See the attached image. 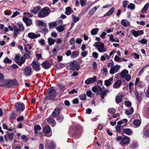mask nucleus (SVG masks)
<instances>
[{"mask_svg": "<svg viewBox=\"0 0 149 149\" xmlns=\"http://www.w3.org/2000/svg\"><path fill=\"white\" fill-rule=\"evenodd\" d=\"M48 122L50 123L56 124L55 120L52 118L49 117L47 119Z\"/></svg>", "mask_w": 149, "mask_h": 149, "instance_id": "obj_41", "label": "nucleus"}, {"mask_svg": "<svg viewBox=\"0 0 149 149\" xmlns=\"http://www.w3.org/2000/svg\"><path fill=\"white\" fill-rule=\"evenodd\" d=\"M57 24L56 22H52L49 23L50 29H51L54 27H56L57 25Z\"/></svg>", "mask_w": 149, "mask_h": 149, "instance_id": "obj_38", "label": "nucleus"}, {"mask_svg": "<svg viewBox=\"0 0 149 149\" xmlns=\"http://www.w3.org/2000/svg\"><path fill=\"white\" fill-rule=\"evenodd\" d=\"M3 62L5 63H10L12 62V61L8 57H6L4 59Z\"/></svg>", "mask_w": 149, "mask_h": 149, "instance_id": "obj_42", "label": "nucleus"}, {"mask_svg": "<svg viewBox=\"0 0 149 149\" xmlns=\"http://www.w3.org/2000/svg\"><path fill=\"white\" fill-rule=\"evenodd\" d=\"M134 111V109L132 107L129 109L126 110L125 111V113L126 114L128 115H131Z\"/></svg>", "mask_w": 149, "mask_h": 149, "instance_id": "obj_34", "label": "nucleus"}, {"mask_svg": "<svg viewBox=\"0 0 149 149\" xmlns=\"http://www.w3.org/2000/svg\"><path fill=\"white\" fill-rule=\"evenodd\" d=\"M131 32L133 36L136 37H137L144 34V31L143 30L136 31L133 29L131 31Z\"/></svg>", "mask_w": 149, "mask_h": 149, "instance_id": "obj_9", "label": "nucleus"}, {"mask_svg": "<svg viewBox=\"0 0 149 149\" xmlns=\"http://www.w3.org/2000/svg\"><path fill=\"white\" fill-rule=\"evenodd\" d=\"M37 25L38 26L41 25L44 26H46L45 24L42 21H38L37 22Z\"/></svg>", "mask_w": 149, "mask_h": 149, "instance_id": "obj_46", "label": "nucleus"}, {"mask_svg": "<svg viewBox=\"0 0 149 149\" xmlns=\"http://www.w3.org/2000/svg\"><path fill=\"white\" fill-rule=\"evenodd\" d=\"M143 135L146 137H149V130H145L143 132Z\"/></svg>", "mask_w": 149, "mask_h": 149, "instance_id": "obj_53", "label": "nucleus"}, {"mask_svg": "<svg viewBox=\"0 0 149 149\" xmlns=\"http://www.w3.org/2000/svg\"><path fill=\"white\" fill-rule=\"evenodd\" d=\"M26 59L23 56L20 57V55L17 54L15 55L14 61L19 66H21L25 61Z\"/></svg>", "mask_w": 149, "mask_h": 149, "instance_id": "obj_5", "label": "nucleus"}, {"mask_svg": "<svg viewBox=\"0 0 149 149\" xmlns=\"http://www.w3.org/2000/svg\"><path fill=\"white\" fill-rule=\"evenodd\" d=\"M113 80V78L111 77L109 79L105 80L104 81V85L107 86H109L111 85Z\"/></svg>", "mask_w": 149, "mask_h": 149, "instance_id": "obj_21", "label": "nucleus"}, {"mask_svg": "<svg viewBox=\"0 0 149 149\" xmlns=\"http://www.w3.org/2000/svg\"><path fill=\"white\" fill-rule=\"evenodd\" d=\"M15 108L16 110L19 112L23 111L25 109V106L23 103L18 102L15 105Z\"/></svg>", "mask_w": 149, "mask_h": 149, "instance_id": "obj_6", "label": "nucleus"}, {"mask_svg": "<svg viewBox=\"0 0 149 149\" xmlns=\"http://www.w3.org/2000/svg\"><path fill=\"white\" fill-rule=\"evenodd\" d=\"M121 24L124 26L127 27L129 26L130 24V22L127 20L123 19L121 21Z\"/></svg>", "mask_w": 149, "mask_h": 149, "instance_id": "obj_22", "label": "nucleus"}, {"mask_svg": "<svg viewBox=\"0 0 149 149\" xmlns=\"http://www.w3.org/2000/svg\"><path fill=\"white\" fill-rule=\"evenodd\" d=\"M114 11V8L113 7H112L107 13L104 15V17H106L111 15L113 13Z\"/></svg>", "mask_w": 149, "mask_h": 149, "instance_id": "obj_29", "label": "nucleus"}, {"mask_svg": "<svg viewBox=\"0 0 149 149\" xmlns=\"http://www.w3.org/2000/svg\"><path fill=\"white\" fill-rule=\"evenodd\" d=\"M86 1L80 0V2L81 7H83L86 4Z\"/></svg>", "mask_w": 149, "mask_h": 149, "instance_id": "obj_60", "label": "nucleus"}, {"mask_svg": "<svg viewBox=\"0 0 149 149\" xmlns=\"http://www.w3.org/2000/svg\"><path fill=\"white\" fill-rule=\"evenodd\" d=\"M108 91V90H105L100 93L99 95H100V96L102 99H104V97L107 95V93Z\"/></svg>", "mask_w": 149, "mask_h": 149, "instance_id": "obj_25", "label": "nucleus"}, {"mask_svg": "<svg viewBox=\"0 0 149 149\" xmlns=\"http://www.w3.org/2000/svg\"><path fill=\"white\" fill-rule=\"evenodd\" d=\"M79 55V52H78L74 51L72 53L71 57L72 58H75L77 57Z\"/></svg>", "mask_w": 149, "mask_h": 149, "instance_id": "obj_36", "label": "nucleus"}, {"mask_svg": "<svg viewBox=\"0 0 149 149\" xmlns=\"http://www.w3.org/2000/svg\"><path fill=\"white\" fill-rule=\"evenodd\" d=\"M128 74V71L126 69H124L120 72V75L121 78H124Z\"/></svg>", "mask_w": 149, "mask_h": 149, "instance_id": "obj_23", "label": "nucleus"}, {"mask_svg": "<svg viewBox=\"0 0 149 149\" xmlns=\"http://www.w3.org/2000/svg\"><path fill=\"white\" fill-rule=\"evenodd\" d=\"M44 133L46 134L45 136L48 137H50L52 135L51 128L49 126L44 127L43 129Z\"/></svg>", "mask_w": 149, "mask_h": 149, "instance_id": "obj_7", "label": "nucleus"}, {"mask_svg": "<svg viewBox=\"0 0 149 149\" xmlns=\"http://www.w3.org/2000/svg\"><path fill=\"white\" fill-rule=\"evenodd\" d=\"M97 79L96 76H94L93 77L89 78L87 79L85 81V83L86 84H90L93 83L97 81Z\"/></svg>", "mask_w": 149, "mask_h": 149, "instance_id": "obj_12", "label": "nucleus"}, {"mask_svg": "<svg viewBox=\"0 0 149 149\" xmlns=\"http://www.w3.org/2000/svg\"><path fill=\"white\" fill-rule=\"evenodd\" d=\"M88 52L87 51H84L81 53V55L83 57H85L87 55Z\"/></svg>", "mask_w": 149, "mask_h": 149, "instance_id": "obj_63", "label": "nucleus"}, {"mask_svg": "<svg viewBox=\"0 0 149 149\" xmlns=\"http://www.w3.org/2000/svg\"><path fill=\"white\" fill-rule=\"evenodd\" d=\"M123 131L126 134L129 135H131L132 133V130L129 128L124 129Z\"/></svg>", "mask_w": 149, "mask_h": 149, "instance_id": "obj_30", "label": "nucleus"}, {"mask_svg": "<svg viewBox=\"0 0 149 149\" xmlns=\"http://www.w3.org/2000/svg\"><path fill=\"white\" fill-rule=\"evenodd\" d=\"M122 83L121 80L119 79L116 81L113 84V88H118L121 86Z\"/></svg>", "mask_w": 149, "mask_h": 149, "instance_id": "obj_17", "label": "nucleus"}, {"mask_svg": "<svg viewBox=\"0 0 149 149\" xmlns=\"http://www.w3.org/2000/svg\"><path fill=\"white\" fill-rule=\"evenodd\" d=\"M93 46L95 47L100 53H103L107 51V49L105 47L104 45L102 42H96L93 44Z\"/></svg>", "mask_w": 149, "mask_h": 149, "instance_id": "obj_2", "label": "nucleus"}, {"mask_svg": "<svg viewBox=\"0 0 149 149\" xmlns=\"http://www.w3.org/2000/svg\"><path fill=\"white\" fill-rule=\"evenodd\" d=\"M99 31V29L98 28L93 29L91 31V34L92 35H94L97 34Z\"/></svg>", "mask_w": 149, "mask_h": 149, "instance_id": "obj_35", "label": "nucleus"}, {"mask_svg": "<svg viewBox=\"0 0 149 149\" xmlns=\"http://www.w3.org/2000/svg\"><path fill=\"white\" fill-rule=\"evenodd\" d=\"M17 26H13V36L14 38H16L20 34L21 32L24 31L25 28L23 24L19 22L17 24Z\"/></svg>", "mask_w": 149, "mask_h": 149, "instance_id": "obj_1", "label": "nucleus"}, {"mask_svg": "<svg viewBox=\"0 0 149 149\" xmlns=\"http://www.w3.org/2000/svg\"><path fill=\"white\" fill-rule=\"evenodd\" d=\"M80 68V66L79 64H77V63L74 66V67L72 69L73 70H76L78 71L79 70Z\"/></svg>", "mask_w": 149, "mask_h": 149, "instance_id": "obj_57", "label": "nucleus"}, {"mask_svg": "<svg viewBox=\"0 0 149 149\" xmlns=\"http://www.w3.org/2000/svg\"><path fill=\"white\" fill-rule=\"evenodd\" d=\"M40 9L41 7L40 6H38L34 7L33 10L31 11L32 13H33L34 14H36Z\"/></svg>", "mask_w": 149, "mask_h": 149, "instance_id": "obj_24", "label": "nucleus"}, {"mask_svg": "<svg viewBox=\"0 0 149 149\" xmlns=\"http://www.w3.org/2000/svg\"><path fill=\"white\" fill-rule=\"evenodd\" d=\"M48 40L49 44L50 46L53 45L56 41V40L50 37L48 38Z\"/></svg>", "mask_w": 149, "mask_h": 149, "instance_id": "obj_33", "label": "nucleus"}, {"mask_svg": "<svg viewBox=\"0 0 149 149\" xmlns=\"http://www.w3.org/2000/svg\"><path fill=\"white\" fill-rule=\"evenodd\" d=\"M56 29L57 31L60 33L63 31L64 30V28L62 26H59L57 27Z\"/></svg>", "mask_w": 149, "mask_h": 149, "instance_id": "obj_39", "label": "nucleus"}, {"mask_svg": "<svg viewBox=\"0 0 149 149\" xmlns=\"http://www.w3.org/2000/svg\"><path fill=\"white\" fill-rule=\"evenodd\" d=\"M65 10V14L67 15H70L73 12V10L70 7H66Z\"/></svg>", "mask_w": 149, "mask_h": 149, "instance_id": "obj_26", "label": "nucleus"}, {"mask_svg": "<svg viewBox=\"0 0 149 149\" xmlns=\"http://www.w3.org/2000/svg\"><path fill=\"white\" fill-rule=\"evenodd\" d=\"M97 86L98 87H101L103 85L102 81L101 80H99L97 82Z\"/></svg>", "mask_w": 149, "mask_h": 149, "instance_id": "obj_58", "label": "nucleus"}, {"mask_svg": "<svg viewBox=\"0 0 149 149\" xmlns=\"http://www.w3.org/2000/svg\"><path fill=\"white\" fill-rule=\"evenodd\" d=\"M141 123V122L140 120L137 119L135 120L133 122V124L138 127L140 126Z\"/></svg>", "mask_w": 149, "mask_h": 149, "instance_id": "obj_37", "label": "nucleus"}, {"mask_svg": "<svg viewBox=\"0 0 149 149\" xmlns=\"http://www.w3.org/2000/svg\"><path fill=\"white\" fill-rule=\"evenodd\" d=\"M130 141V138L126 136L122 138L120 143L122 146H125L126 145H128Z\"/></svg>", "mask_w": 149, "mask_h": 149, "instance_id": "obj_10", "label": "nucleus"}, {"mask_svg": "<svg viewBox=\"0 0 149 149\" xmlns=\"http://www.w3.org/2000/svg\"><path fill=\"white\" fill-rule=\"evenodd\" d=\"M79 97L81 100H85L86 99V95L85 93L82 94L79 96Z\"/></svg>", "mask_w": 149, "mask_h": 149, "instance_id": "obj_44", "label": "nucleus"}, {"mask_svg": "<svg viewBox=\"0 0 149 149\" xmlns=\"http://www.w3.org/2000/svg\"><path fill=\"white\" fill-rule=\"evenodd\" d=\"M31 65L33 69L36 71H38L41 69L40 64L37 61H33L31 64Z\"/></svg>", "mask_w": 149, "mask_h": 149, "instance_id": "obj_8", "label": "nucleus"}, {"mask_svg": "<svg viewBox=\"0 0 149 149\" xmlns=\"http://www.w3.org/2000/svg\"><path fill=\"white\" fill-rule=\"evenodd\" d=\"M149 7V3H146L145 6H144L143 8L141 10V12L142 13H146V11L147 10L148 7Z\"/></svg>", "mask_w": 149, "mask_h": 149, "instance_id": "obj_28", "label": "nucleus"}, {"mask_svg": "<svg viewBox=\"0 0 149 149\" xmlns=\"http://www.w3.org/2000/svg\"><path fill=\"white\" fill-rule=\"evenodd\" d=\"M139 42L142 44H146L147 43V41L145 39H143L139 41Z\"/></svg>", "mask_w": 149, "mask_h": 149, "instance_id": "obj_56", "label": "nucleus"}, {"mask_svg": "<svg viewBox=\"0 0 149 149\" xmlns=\"http://www.w3.org/2000/svg\"><path fill=\"white\" fill-rule=\"evenodd\" d=\"M131 76L128 74L125 76L124 78L127 81H129L131 79Z\"/></svg>", "mask_w": 149, "mask_h": 149, "instance_id": "obj_54", "label": "nucleus"}, {"mask_svg": "<svg viewBox=\"0 0 149 149\" xmlns=\"http://www.w3.org/2000/svg\"><path fill=\"white\" fill-rule=\"evenodd\" d=\"M23 20L26 23L27 26H30L32 24V20L31 19L26 17L23 18Z\"/></svg>", "mask_w": 149, "mask_h": 149, "instance_id": "obj_18", "label": "nucleus"}, {"mask_svg": "<svg viewBox=\"0 0 149 149\" xmlns=\"http://www.w3.org/2000/svg\"><path fill=\"white\" fill-rule=\"evenodd\" d=\"M49 96L45 97V99L47 100H50L53 99L56 95V90L53 89H50L48 90Z\"/></svg>", "mask_w": 149, "mask_h": 149, "instance_id": "obj_4", "label": "nucleus"}, {"mask_svg": "<svg viewBox=\"0 0 149 149\" xmlns=\"http://www.w3.org/2000/svg\"><path fill=\"white\" fill-rule=\"evenodd\" d=\"M32 73L31 68L29 67H26L24 70V74L27 77L30 76Z\"/></svg>", "mask_w": 149, "mask_h": 149, "instance_id": "obj_11", "label": "nucleus"}, {"mask_svg": "<svg viewBox=\"0 0 149 149\" xmlns=\"http://www.w3.org/2000/svg\"><path fill=\"white\" fill-rule=\"evenodd\" d=\"M131 56H133L134 59H139V55L136 53H134L132 54Z\"/></svg>", "mask_w": 149, "mask_h": 149, "instance_id": "obj_51", "label": "nucleus"}, {"mask_svg": "<svg viewBox=\"0 0 149 149\" xmlns=\"http://www.w3.org/2000/svg\"><path fill=\"white\" fill-rule=\"evenodd\" d=\"M120 58L117 55H116L114 58V60L116 61V62H120Z\"/></svg>", "mask_w": 149, "mask_h": 149, "instance_id": "obj_59", "label": "nucleus"}, {"mask_svg": "<svg viewBox=\"0 0 149 149\" xmlns=\"http://www.w3.org/2000/svg\"><path fill=\"white\" fill-rule=\"evenodd\" d=\"M41 35L40 33L36 34L33 32H30L28 34V37L31 39H34L37 38L38 37H40Z\"/></svg>", "mask_w": 149, "mask_h": 149, "instance_id": "obj_14", "label": "nucleus"}, {"mask_svg": "<svg viewBox=\"0 0 149 149\" xmlns=\"http://www.w3.org/2000/svg\"><path fill=\"white\" fill-rule=\"evenodd\" d=\"M48 31V29L45 26L41 30V32L45 34L47 33Z\"/></svg>", "mask_w": 149, "mask_h": 149, "instance_id": "obj_45", "label": "nucleus"}, {"mask_svg": "<svg viewBox=\"0 0 149 149\" xmlns=\"http://www.w3.org/2000/svg\"><path fill=\"white\" fill-rule=\"evenodd\" d=\"M56 119L59 122H61L63 119V116H57Z\"/></svg>", "mask_w": 149, "mask_h": 149, "instance_id": "obj_49", "label": "nucleus"}, {"mask_svg": "<svg viewBox=\"0 0 149 149\" xmlns=\"http://www.w3.org/2000/svg\"><path fill=\"white\" fill-rule=\"evenodd\" d=\"M123 98V96L121 95H117L116 97V101L117 104L120 102L122 101Z\"/></svg>", "mask_w": 149, "mask_h": 149, "instance_id": "obj_31", "label": "nucleus"}, {"mask_svg": "<svg viewBox=\"0 0 149 149\" xmlns=\"http://www.w3.org/2000/svg\"><path fill=\"white\" fill-rule=\"evenodd\" d=\"M42 67L45 69H48L51 66L50 63L47 61H44L42 64Z\"/></svg>", "mask_w": 149, "mask_h": 149, "instance_id": "obj_19", "label": "nucleus"}, {"mask_svg": "<svg viewBox=\"0 0 149 149\" xmlns=\"http://www.w3.org/2000/svg\"><path fill=\"white\" fill-rule=\"evenodd\" d=\"M138 145L136 143L133 142L130 145V147L132 149H134L137 148Z\"/></svg>", "mask_w": 149, "mask_h": 149, "instance_id": "obj_47", "label": "nucleus"}, {"mask_svg": "<svg viewBox=\"0 0 149 149\" xmlns=\"http://www.w3.org/2000/svg\"><path fill=\"white\" fill-rule=\"evenodd\" d=\"M50 10L47 7L42 8L39 12L38 16L40 18H43L48 15L50 13Z\"/></svg>", "mask_w": 149, "mask_h": 149, "instance_id": "obj_3", "label": "nucleus"}, {"mask_svg": "<svg viewBox=\"0 0 149 149\" xmlns=\"http://www.w3.org/2000/svg\"><path fill=\"white\" fill-rule=\"evenodd\" d=\"M109 36V38L111 42H113L115 41V39L113 38V34L108 35Z\"/></svg>", "mask_w": 149, "mask_h": 149, "instance_id": "obj_62", "label": "nucleus"}, {"mask_svg": "<svg viewBox=\"0 0 149 149\" xmlns=\"http://www.w3.org/2000/svg\"><path fill=\"white\" fill-rule=\"evenodd\" d=\"M136 98L138 100L139 102H140L142 100V96L143 93H138L137 91H135L134 92Z\"/></svg>", "mask_w": 149, "mask_h": 149, "instance_id": "obj_16", "label": "nucleus"}, {"mask_svg": "<svg viewBox=\"0 0 149 149\" xmlns=\"http://www.w3.org/2000/svg\"><path fill=\"white\" fill-rule=\"evenodd\" d=\"M60 111H61L58 108H56L53 112L52 115L53 117H56L58 115Z\"/></svg>", "mask_w": 149, "mask_h": 149, "instance_id": "obj_20", "label": "nucleus"}, {"mask_svg": "<svg viewBox=\"0 0 149 149\" xmlns=\"http://www.w3.org/2000/svg\"><path fill=\"white\" fill-rule=\"evenodd\" d=\"M127 7L128 9L133 10L135 8V6L134 4L130 3Z\"/></svg>", "mask_w": 149, "mask_h": 149, "instance_id": "obj_43", "label": "nucleus"}, {"mask_svg": "<svg viewBox=\"0 0 149 149\" xmlns=\"http://www.w3.org/2000/svg\"><path fill=\"white\" fill-rule=\"evenodd\" d=\"M8 136L9 140L11 141L13 138L14 133L13 132L10 133Z\"/></svg>", "mask_w": 149, "mask_h": 149, "instance_id": "obj_50", "label": "nucleus"}, {"mask_svg": "<svg viewBox=\"0 0 149 149\" xmlns=\"http://www.w3.org/2000/svg\"><path fill=\"white\" fill-rule=\"evenodd\" d=\"M19 14V12L16 11L13 13V15L11 16V17L13 18L14 17Z\"/></svg>", "mask_w": 149, "mask_h": 149, "instance_id": "obj_61", "label": "nucleus"}, {"mask_svg": "<svg viewBox=\"0 0 149 149\" xmlns=\"http://www.w3.org/2000/svg\"><path fill=\"white\" fill-rule=\"evenodd\" d=\"M70 45H73L75 43V41L73 38H72L70 40Z\"/></svg>", "mask_w": 149, "mask_h": 149, "instance_id": "obj_64", "label": "nucleus"}, {"mask_svg": "<svg viewBox=\"0 0 149 149\" xmlns=\"http://www.w3.org/2000/svg\"><path fill=\"white\" fill-rule=\"evenodd\" d=\"M100 7V6H95L91 8L90 10L89 13L91 15H93L96 10Z\"/></svg>", "mask_w": 149, "mask_h": 149, "instance_id": "obj_27", "label": "nucleus"}, {"mask_svg": "<svg viewBox=\"0 0 149 149\" xmlns=\"http://www.w3.org/2000/svg\"><path fill=\"white\" fill-rule=\"evenodd\" d=\"M72 18L73 19V22H76L79 20V18L74 15H72Z\"/></svg>", "mask_w": 149, "mask_h": 149, "instance_id": "obj_48", "label": "nucleus"}, {"mask_svg": "<svg viewBox=\"0 0 149 149\" xmlns=\"http://www.w3.org/2000/svg\"><path fill=\"white\" fill-rule=\"evenodd\" d=\"M77 63V62L75 61H73L70 63V66L72 67V69L74 67L75 65Z\"/></svg>", "mask_w": 149, "mask_h": 149, "instance_id": "obj_40", "label": "nucleus"}, {"mask_svg": "<svg viewBox=\"0 0 149 149\" xmlns=\"http://www.w3.org/2000/svg\"><path fill=\"white\" fill-rule=\"evenodd\" d=\"M122 3L123 7L125 8L126 7L127 5L129 3V2L127 0L124 1Z\"/></svg>", "mask_w": 149, "mask_h": 149, "instance_id": "obj_52", "label": "nucleus"}, {"mask_svg": "<svg viewBox=\"0 0 149 149\" xmlns=\"http://www.w3.org/2000/svg\"><path fill=\"white\" fill-rule=\"evenodd\" d=\"M45 148H48L49 149H55V147L53 142L47 140Z\"/></svg>", "mask_w": 149, "mask_h": 149, "instance_id": "obj_13", "label": "nucleus"}, {"mask_svg": "<svg viewBox=\"0 0 149 149\" xmlns=\"http://www.w3.org/2000/svg\"><path fill=\"white\" fill-rule=\"evenodd\" d=\"M41 127L38 125H36L34 127V133L36 134H37L38 132V131L41 130Z\"/></svg>", "mask_w": 149, "mask_h": 149, "instance_id": "obj_32", "label": "nucleus"}, {"mask_svg": "<svg viewBox=\"0 0 149 149\" xmlns=\"http://www.w3.org/2000/svg\"><path fill=\"white\" fill-rule=\"evenodd\" d=\"M120 67V66L119 65H116L112 67L110 70V73L113 74L118 72Z\"/></svg>", "mask_w": 149, "mask_h": 149, "instance_id": "obj_15", "label": "nucleus"}, {"mask_svg": "<svg viewBox=\"0 0 149 149\" xmlns=\"http://www.w3.org/2000/svg\"><path fill=\"white\" fill-rule=\"evenodd\" d=\"M108 111L109 113L111 114L113 113L116 112L115 110L113 108H110L109 109H108Z\"/></svg>", "mask_w": 149, "mask_h": 149, "instance_id": "obj_55", "label": "nucleus"}]
</instances>
